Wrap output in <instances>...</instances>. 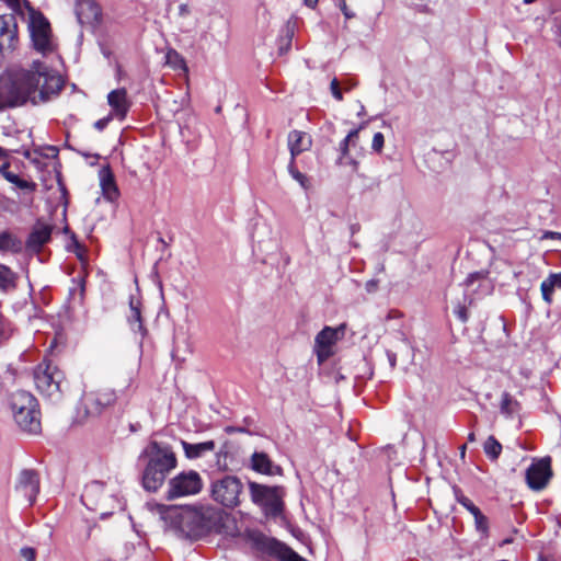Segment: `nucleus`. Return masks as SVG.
<instances>
[{
    "mask_svg": "<svg viewBox=\"0 0 561 561\" xmlns=\"http://www.w3.org/2000/svg\"><path fill=\"white\" fill-rule=\"evenodd\" d=\"M520 410L519 402L508 392H503L500 402V411L505 417H513Z\"/></svg>",
    "mask_w": 561,
    "mask_h": 561,
    "instance_id": "24",
    "label": "nucleus"
},
{
    "mask_svg": "<svg viewBox=\"0 0 561 561\" xmlns=\"http://www.w3.org/2000/svg\"><path fill=\"white\" fill-rule=\"evenodd\" d=\"M184 454L188 459H196L204 456L206 453L213 451L215 449V442L207 440L197 444H191L185 440L181 442Z\"/></svg>",
    "mask_w": 561,
    "mask_h": 561,
    "instance_id": "21",
    "label": "nucleus"
},
{
    "mask_svg": "<svg viewBox=\"0 0 561 561\" xmlns=\"http://www.w3.org/2000/svg\"><path fill=\"white\" fill-rule=\"evenodd\" d=\"M552 474L550 458H543L529 466L526 471V481L530 489H543Z\"/></svg>",
    "mask_w": 561,
    "mask_h": 561,
    "instance_id": "13",
    "label": "nucleus"
},
{
    "mask_svg": "<svg viewBox=\"0 0 561 561\" xmlns=\"http://www.w3.org/2000/svg\"><path fill=\"white\" fill-rule=\"evenodd\" d=\"M241 481L231 476L218 479L211 484L213 499L226 507H234L240 503Z\"/></svg>",
    "mask_w": 561,
    "mask_h": 561,
    "instance_id": "9",
    "label": "nucleus"
},
{
    "mask_svg": "<svg viewBox=\"0 0 561 561\" xmlns=\"http://www.w3.org/2000/svg\"><path fill=\"white\" fill-rule=\"evenodd\" d=\"M345 325L337 328L324 327L314 339V353L319 365L327 362L333 354V346L344 335Z\"/></svg>",
    "mask_w": 561,
    "mask_h": 561,
    "instance_id": "10",
    "label": "nucleus"
},
{
    "mask_svg": "<svg viewBox=\"0 0 561 561\" xmlns=\"http://www.w3.org/2000/svg\"><path fill=\"white\" fill-rule=\"evenodd\" d=\"M330 90H331V93L334 96V99H336L337 101L343 100V94H342V90L340 88V82L336 78L332 79V81L330 83Z\"/></svg>",
    "mask_w": 561,
    "mask_h": 561,
    "instance_id": "37",
    "label": "nucleus"
},
{
    "mask_svg": "<svg viewBox=\"0 0 561 561\" xmlns=\"http://www.w3.org/2000/svg\"><path fill=\"white\" fill-rule=\"evenodd\" d=\"M15 287V274L8 266L0 264V289L8 290Z\"/></svg>",
    "mask_w": 561,
    "mask_h": 561,
    "instance_id": "28",
    "label": "nucleus"
},
{
    "mask_svg": "<svg viewBox=\"0 0 561 561\" xmlns=\"http://www.w3.org/2000/svg\"><path fill=\"white\" fill-rule=\"evenodd\" d=\"M339 8L343 12L346 20H351L355 16V13L347 8L345 1L339 2Z\"/></svg>",
    "mask_w": 561,
    "mask_h": 561,
    "instance_id": "45",
    "label": "nucleus"
},
{
    "mask_svg": "<svg viewBox=\"0 0 561 561\" xmlns=\"http://www.w3.org/2000/svg\"><path fill=\"white\" fill-rule=\"evenodd\" d=\"M535 0H524L525 3H531L534 2Z\"/></svg>",
    "mask_w": 561,
    "mask_h": 561,
    "instance_id": "61",
    "label": "nucleus"
},
{
    "mask_svg": "<svg viewBox=\"0 0 561 561\" xmlns=\"http://www.w3.org/2000/svg\"><path fill=\"white\" fill-rule=\"evenodd\" d=\"M365 288L367 293H375L378 288V280L377 279H370L365 284Z\"/></svg>",
    "mask_w": 561,
    "mask_h": 561,
    "instance_id": "47",
    "label": "nucleus"
},
{
    "mask_svg": "<svg viewBox=\"0 0 561 561\" xmlns=\"http://www.w3.org/2000/svg\"><path fill=\"white\" fill-rule=\"evenodd\" d=\"M556 288H561V273L550 274L540 285L542 298L549 305L552 302V295Z\"/></svg>",
    "mask_w": 561,
    "mask_h": 561,
    "instance_id": "23",
    "label": "nucleus"
},
{
    "mask_svg": "<svg viewBox=\"0 0 561 561\" xmlns=\"http://www.w3.org/2000/svg\"><path fill=\"white\" fill-rule=\"evenodd\" d=\"M203 489L201 474L195 470L182 471L168 482L165 499L173 501L180 497L198 494Z\"/></svg>",
    "mask_w": 561,
    "mask_h": 561,
    "instance_id": "7",
    "label": "nucleus"
},
{
    "mask_svg": "<svg viewBox=\"0 0 561 561\" xmlns=\"http://www.w3.org/2000/svg\"><path fill=\"white\" fill-rule=\"evenodd\" d=\"M76 15L80 24H93L100 21L102 11L94 0H77Z\"/></svg>",
    "mask_w": 561,
    "mask_h": 561,
    "instance_id": "17",
    "label": "nucleus"
},
{
    "mask_svg": "<svg viewBox=\"0 0 561 561\" xmlns=\"http://www.w3.org/2000/svg\"><path fill=\"white\" fill-rule=\"evenodd\" d=\"M387 357L391 368H394L397 365V354L391 351H387Z\"/></svg>",
    "mask_w": 561,
    "mask_h": 561,
    "instance_id": "48",
    "label": "nucleus"
},
{
    "mask_svg": "<svg viewBox=\"0 0 561 561\" xmlns=\"http://www.w3.org/2000/svg\"><path fill=\"white\" fill-rule=\"evenodd\" d=\"M145 460L141 473V483L145 490L157 492L164 483L167 477L178 466V458L173 448L165 443L151 440L139 455Z\"/></svg>",
    "mask_w": 561,
    "mask_h": 561,
    "instance_id": "3",
    "label": "nucleus"
},
{
    "mask_svg": "<svg viewBox=\"0 0 561 561\" xmlns=\"http://www.w3.org/2000/svg\"><path fill=\"white\" fill-rule=\"evenodd\" d=\"M357 139H358V138H353V141H351V145H352V146H355V145H356Z\"/></svg>",
    "mask_w": 561,
    "mask_h": 561,
    "instance_id": "60",
    "label": "nucleus"
},
{
    "mask_svg": "<svg viewBox=\"0 0 561 561\" xmlns=\"http://www.w3.org/2000/svg\"><path fill=\"white\" fill-rule=\"evenodd\" d=\"M19 42L18 24L13 14L0 15V54L12 51Z\"/></svg>",
    "mask_w": 561,
    "mask_h": 561,
    "instance_id": "14",
    "label": "nucleus"
},
{
    "mask_svg": "<svg viewBox=\"0 0 561 561\" xmlns=\"http://www.w3.org/2000/svg\"><path fill=\"white\" fill-rule=\"evenodd\" d=\"M20 556L25 561H35V559H36V550L34 548H32V547H23L20 550Z\"/></svg>",
    "mask_w": 561,
    "mask_h": 561,
    "instance_id": "39",
    "label": "nucleus"
},
{
    "mask_svg": "<svg viewBox=\"0 0 561 561\" xmlns=\"http://www.w3.org/2000/svg\"><path fill=\"white\" fill-rule=\"evenodd\" d=\"M62 381L64 373L50 362L44 360L34 370L36 389L51 401H58L61 398Z\"/></svg>",
    "mask_w": 561,
    "mask_h": 561,
    "instance_id": "5",
    "label": "nucleus"
},
{
    "mask_svg": "<svg viewBox=\"0 0 561 561\" xmlns=\"http://www.w3.org/2000/svg\"><path fill=\"white\" fill-rule=\"evenodd\" d=\"M366 123H363L359 125L358 128L352 129L347 136L340 142V152L341 157L340 160L345 158L348 154V149L351 146V141H353V138H358L359 130L364 128Z\"/></svg>",
    "mask_w": 561,
    "mask_h": 561,
    "instance_id": "30",
    "label": "nucleus"
},
{
    "mask_svg": "<svg viewBox=\"0 0 561 561\" xmlns=\"http://www.w3.org/2000/svg\"><path fill=\"white\" fill-rule=\"evenodd\" d=\"M38 407H30L23 414L25 421H35L37 423V433L41 432V419Z\"/></svg>",
    "mask_w": 561,
    "mask_h": 561,
    "instance_id": "34",
    "label": "nucleus"
},
{
    "mask_svg": "<svg viewBox=\"0 0 561 561\" xmlns=\"http://www.w3.org/2000/svg\"><path fill=\"white\" fill-rule=\"evenodd\" d=\"M454 493L456 496V500L459 504H461L468 512L471 514L476 512L479 507L473 504V502L465 496L459 488H454Z\"/></svg>",
    "mask_w": 561,
    "mask_h": 561,
    "instance_id": "32",
    "label": "nucleus"
},
{
    "mask_svg": "<svg viewBox=\"0 0 561 561\" xmlns=\"http://www.w3.org/2000/svg\"><path fill=\"white\" fill-rule=\"evenodd\" d=\"M12 334L11 323L0 312V346L10 339Z\"/></svg>",
    "mask_w": 561,
    "mask_h": 561,
    "instance_id": "33",
    "label": "nucleus"
},
{
    "mask_svg": "<svg viewBox=\"0 0 561 561\" xmlns=\"http://www.w3.org/2000/svg\"><path fill=\"white\" fill-rule=\"evenodd\" d=\"M53 226L38 220L26 240V248L30 251L38 252L45 243L50 240Z\"/></svg>",
    "mask_w": 561,
    "mask_h": 561,
    "instance_id": "16",
    "label": "nucleus"
},
{
    "mask_svg": "<svg viewBox=\"0 0 561 561\" xmlns=\"http://www.w3.org/2000/svg\"><path fill=\"white\" fill-rule=\"evenodd\" d=\"M383 144H385V137L381 133H376L374 135V138H373V144H371V148L377 151V152H380L381 149L383 148Z\"/></svg>",
    "mask_w": 561,
    "mask_h": 561,
    "instance_id": "40",
    "label": "nucleus"
},
{
    "mask_svg": "<svg viewBox=\"0 0 561 561\" xmlns=\"http://www.w3.org/2000/svg\"><path fill=\"white\" fill-rule=\"evenodd\" d=\"M295 159L296 158H293V156H290V161H289V164H288V172H289L290 175H294V172L298 171V169L296 168V164H295Z\"/></svg>",
    "mask_w": 561,
    "mask_h": 561,
    "instance_id": "49",
    "label": "nucleus"
},
{
    "mask_svg": "<svg viewBox=\"0 0 561 561\" xmlns=\"http://www.w3.org/2000/svg\"><path fill=\"white\" fill-rule=\"evenodd\" d=\"M99 176L104 197L110 202H114L118 197L119 192L112 171L108 167H103L99 172Z\"/></svg>",
    "mask_w": 561,
    "mask_h": 561,
    "instance_id": "20",
    "label": "nucleus"
},
{
    "mask_svg": "<svg viewBox=\"0 0 561 561\" xmlns=\"http://www.w3.org/2000/svg\"><path fill=\"white\" fill-rule=\"evenodd\" d=\"M319 0H304L305 4L309 8H314Z\"/></svg>",
    "mask_w": 561,
    "mask_h": 561,
    "instance_id": "53",
    "label": "nucleus"
},
{
    "mask_svg": "<svg viewBox=\"0 0 561 561\" xmlns=\"http://www.w3.org/2000/svg\"><path fill=\"white\" fill-rule=\"evenodd\" d=\"M226 431H227V433H230V434H231V433H237V432H238V433H244V432H245V430H244V428H242V427H233V426H229V427H227V430H226Z\"/></svg>",
    "mask_w": 561,
    "mask_h": 561,
    "instance_id": "50",
    "label": "nucleus"
},
{
    "mask_svg": "<svg viewBox=\"0 0 561 561\" xmlns=\"http://www.w3.org/2000/svg\"><path fill=\"white\" fill-rule=\"evenodd\" d=\"M9 405L19 427L24 432L37 434V423L34 420L25 421L22 416L30 407H38L36 398L27 391L18 390L10 396Z\"/></svg>",
    "mask_w": 561,
    "mask_h": 561,
    "instance_id": "8",
    "label": "nucleus"
},
{
    "mask_svg": "<svg viewBox=\"0 0 561 561\" xmlns=\"http://www.w3.org/2000/svg\"><path fill=\"white\" fill-rule=\"evenodd\" d=\"M140 307H141L140 300L135 296H130V298H129L130 314L128 316V323L134 331H138V332L144 331Z\"/></svg>",
    "mask_w": 561,
    "mask_h": 561,
    "instance_id": "22",
    "label": "nucleus"
},
{
    "mask_svg": "<svg viewBox=\"0 0 561 561\" xmlns=\"http://www.w3.org/2000/svg\"><path fill=\"white\" fill-rule=\"evenodd\" d=\"M354 85H355V84H347V85H345V90H346V91H348V90H351Z\"/></svg>",
    "mask_w": 561,
    "mask_h": 561,
    "instance_id": "57",
    "label": "nucleus"
},
{
    "mask_svg": "<svg viewBox=\"0 0 561 561\" xmlns=\"http://www.w3.org/2000/svg\"><path fill=\"white\" fill-rule=\"evenodd\" d=\"M253 541L259 550L276 557L280 561H306L305 558L291 548L274 538L259 534L254 537Z\"/></svg>",
    "mask_w": 561,
    "mask_h": 561,
    "instance_id": "11",
    "label": "nucleus"
},
{
    "mask_svg": "<svg viewBox=\"0 0 561 561\" xmlns=\"http://www.w3.org/2000/svg\"><path fill=\"white\" fill-rule=\"evenodd\" d=\"M455 314L458 317V319L461 321V322H467L468 320V312H467V308L465 306H458L456 309H455Z\"/></svg>",
    "mask_w": 561,
    "mask_h": 561,
    "instance_id": "43",
    "label": "nucleus"
},
{
    "mask_svg": "<svg viewBox=\"0 0 561 561\" xmlns=\"http://www.w3.org/2000/svg\"><path fill=\"white\" fill-rule=\"evenodd\" d=\"M164 526L181 538L198 539L210 533H221L226 514L211 505H164L154 504Z\"/></svg>",
    "mask_w": 561,
    "mask_h": 561,
    "instance_id": "2",
    "label": "nucleus"
},
{
    "mask_svg": "<svg viewBox=\"0 0 561 561\" xmlns=\"http://www.w3.org/2000/svg\"><path fill=\"white\" fill-rule=\"evenodd\" d=\"M61 88V77L49 71L42 61H34L30 70L10 69L0 77V111L27 101L34 105L47 102Z\"/></svg>",
    "mask_w": 561,
    "mask_h": 561,
    "instance_id": "1",
    "label": "nucleus"
},
{
    "mask_svg": "<svg viewBox=\"0 0 561 561\" xmlns=\"http://www.w3.org/2000/svg\"><path fill=\"white\" fill-rule=\"evenodd\" d=\"M140 427H141V425L138 422L129 424V430H130L131 433H135V432L139 431Z\"/></svg>",
    "mask_w": 561,
    "mask_h": 561,
    "instance_id": "52",
    "label": "nucleus"
},
{
    "mask_svg": "<svg viewBox=\"0 0 561 561\" xmlns=\"http://www.w3.org/2000/svg\"><path fill=\"white\" fill-rule=\"evenodd\" d=\"M252 469L264 474H273V463L265 453H254L251 458Z\"/></svg>",
    "mask_w": 561,
    "mask_h": 561,
    "instance_id": "25",
    "label": "nucleus"
},
{
    "mask_svg": "<svg viewBox=\"0 0 561 561\" xmlns=\"http://www.w3.org/2000/svg\"><path fill=\"white\" fill-rule=\"evenodd\" d=\"M165 65L174 70H183L185 72L188 70L185 59L173 48L168 49L165 53Z\"/></svg>",
    "mask_w": 561,
    "mask_h": 561,
    "instance_id": "27",
    "label": "nucleus"
},
{
    "mask_svg": "<svg viewBox=\"0 0 561 561\" xmlns=\"http://www.w3.org/2000/svg\"><path fill=\"white\" fill-rule=\"evenodd\" d=\"M9 153L10 151L7 150V156L5 157H0V173L2 176H4V173L5 172H9V168H10V162H9Z\"/></svg>",
    "mask_w": 561,
    "mask_h": 561,
    "instance_id": "42",
    "label": "nucleus"
},
{
    "mask_svg": "<svg viewBox=\"0 0 561 561\" xmlns=\"http://www.w3.org/2000/svg\"><path fill=\"white\" fill-rule=\"evenodd\" d=\"M468 440H469V442H474V440H476V435H474V433H470V434L468 435Z\"/></svg>",
    "mask_w": 561,
    "mask_h": 561,
    "instance_id": "55",
    "label": "nucleus"
},
{
    "mask_svg": "<svg viewBox=\"0 0 561 561\" xmlns=\"http://www.w3.org/2000/svg\"><path fill=\"white\" fill-rule=\"evenodd\" d=\"M465 450H466V445H463V446L461 447V449H460V453H461V455H462V456L465 455Z\"/></svg>",
    "mask_w": 561,
    "mask_h": 561,
    "instance_id": "58",
    "label": "nucleus"
},
{
    "mask_svg": "<svg viewBox=\"0 0 561 561\" xmlns=\"http://www.w3.org/2000/svg\"><path fill=\"white\" fill-rule=\"evenodd\" d=\"M311 145V137L305 131L291 130L288 134V148L293 158H296L301 152L309 150Z\"/></svg>",
    "mask_w": 561,
    "mask_h": 561,
    "instance_id": "19",
    "label": "nucleus"
},
{
    "mask_svg": "<svg viewBox=\"0 0 561 561\" xmlns=\"http://www.w3.org/2000/svg\"><path fill=\"white\" fill-rule=\"evenodd\" d=\"M112 117H113V116L110 114L108 116L103 117V118H101V119L96 121V122L94 123V127H95L98 130H100V131H101V130H103V129L108 125V123L111 122Z\"/></svg>",
    "mask_w": 561,
    "mask_h": 561,
    "instance_id": "44",
    "label": "nucleus"
},
{
    "mask_svg": "<svg viewBox=\"0 0 561 561\" xmlns=\"http://www.w3.org/2000/svg\"><path fill=\"white\" fill-rule=\"evenodd\" d=\"M294 180H296L300 186L305 190H308L310 187V181L308 176H306L304 173H301L299 170L294 172V175H291Z\"/></svg>",
    "mask_w": 561,
    "mask_h": 561,
    "instance_id": "38",
    "label": "nucleus"
},
{
    "mask_svg": "<svg viewBox=\"0 0 561 561\" xmlns=\"http://www.w3.org/2000/svg\"><path fill=\"white\" fill-rule=\"evenodd\" d=\"M7 156V149L0 147V157H5Z\"/></svg>",
    "mask_w": 561,
    "mask_h": 561,
    "instance_id": "56",
    "label": "nucleus"
},
{
    "mask_svg": "<svg viewBox=\"0 0 561 561\" xmlns=\"http://www.w3.org/2000/svg\"><path fill=\"white\" fill-rule=\"evenodd\" d=\"M22 250V241L9 231L0 232V251L18 253Z\"/></svg>",
    "mask_w": 561,
    "mask_h": 561,
    "instance_id": "26",
    "label": "nucleus"
},
{
    "mask_svg": "<svg viewBox=\"0 0 561 561\" xmlns=\"http://www.w3.org/2000/svg\"><path fill=\"white\" fill-rule=\"evenodd\" d=\"M364 111H365V108H364V106L362 105V106H360V111H359L358 115H363V114H364Z\"/></svg>",
    "mask_w": 561,
    "mask_h": 561,
    "instance_id": "59",
    "label": "nucleus"
},
{
    "mask_svg": "<svg viewBox=\"0 0 561 561\" xmlns=\"http://www.w3.org/2000/svg\"><path fill=\"white\" fill-rule=\"evenodd\" d=\"M250 496L267 517L276 518L284 511V490L282 486H268L256 482L249 483Z\"/></svg>",
    "mask_w": 561,
    "mask_h": 561,
    "instance_id": "4",
    "label": "nucleus"
},
{
    "mask_svg": "<svg viewBox=\"0 0 561 561\" xmlns=\"http://www.w3.org/2000/svg\"><path fill=\"white\" fill-rule=\"evenodd\" d=\"M547 239L561 240V232L549 231V230L543 231V233L540 237V240H547Z\"/></svg>",
    "mask_w": 561,
    "mask_h": 561,
    "instance_id": "46",
    "label": "nucleus"
},
{
    "mask_svg": "<svg viewBox=\"0 0 561 561\" xmlns=\"http://www.w3.org/2000/svg\"><path fill=\"white\" fill-rule=\"evenodd\" d=\"M76 247L78 249L77 255L82 261L83 256H82V253L80 252L82 250V247L77 241H76Z\"/></svg>",
    "mask_w": 561,
    "mask_h": 561,
    "instance_id": "54",
    "label": "nucleus"
},
{
    "mask_svg": "<svg viewBox=\"0 0 561 561\" xmlns=\"http://www.w3.org/2000/svg\"><path fill=\"white\" fill-rule=\"evenodd\" d=\"M116 392L111 388H101L84 394L83 404L89 415H99L116 401Z\"/></svg>",
    "mask_w": 561,
    "mask_h": 561,
    "instance_id": "12",
    "label": "nucleus"
},
{
    "mask_svg": "<svg viewBox=\"0 0 561 561\" xmlns=\"http://www.w3.org/2000/svg\"><path fill=\"white\" fill-rule=\"evenodd\" d=\"M485 455L491 460H496L502 451V445L494 436H489L483 446Z\"/></svg>",
    "mask_w": 561,
    "mask_h": 561,
    "instance_id": "29",
    "label": "nucleus"
},
{
    "mask_svg": "<svg viewBox=\"0 0 561 561\" xmlns=\"http://www.w3.org/2000/svg\"><path fill=\"white\" fill-rule=\"evenodd\" d=\"M476 280L486 282V274L484 272H476L468 275L466 285L471 286Z\"/></svg>",
    "mask_w": 561,
    "mask_h": 561,
    "instance_id": "41",
    "label": "nucleus"
},
{
    "mask_svg": "<svg viewBox=\"0 0 561 561\" xmlns=\"http://www.w3.org/2000/svg\"><path fill=\"white\" fill-rule=\"evenodd\" d=\"M16 491L32 505L39 492V478L35 470L24 469L19 473Z\"/></svg>",
    "mask_w": 561,
    "mask_h": 561,
    "instance_id": "15",
    "label": "nucleus"
},
{
    "mask_svg": "<svg viewBox=\"0 0 561 561\" xmlns=\"http://www.w3.org/2000/svg\"><path fill=\"white\" fill-rule=\"evenodd\" d=\"M474 518L476 529L484 536L489 534V520L488 517L482 514L480 508L472 513Z\"/></svg>",
    "mask_w": 561,
    "mask_h": 561,
    "instance_id": "31",
    "label": "nucleus"
},
{
    "mask_svg": "<svg viewBox=\"0 0 561 561\" xmlns=\"http://www.w3.org/2000/svg\"><path fill=\"white\" fill-rule=\"evenodd\" d=\"M179 13H180V15H186V14H188V13H190V10H188L187 4H181V5L179 7Z\"/></svg>",
    "mask_w": 561,
    "mask_h": 561,
    "instance_id": "51",
    "label": "nucleus"
},
{
    "mask_svg": "<svg viewBox=\"0 0 561 561\" xmlns=\"http://www.w3.org/2000/svg\"><path fill=\"white\" fill-rule=\"evenodd\" d=\"M28 30L36 51L46 56L56 50L57 45L53 38L50 23L42 12L30 9Z\"/></svg>",
    "mask_w": 561,
    "mask_h": 561,
    "instance_id": "6",
    "label": "nucleus"
},
{
    "mask_svg": "<svg viewBox=\"0 0 561 561\" xmlns=\"http://www.w3.org/2000/svg\"><path fill=\"white\" fill-rule=\"evenodd\" d=\"M103 483L94 481L91 484L87 485L84 492L82 494V500H90L95 493L103 491Z\"/></svg>",
    "mask_w": 561,
    "mask_h": 561,
    "instance_id": "35",
    "label": "nucleus"
},
{
    "mask_svg": "<svg viewBox=\"0 0 561 561\" xmlns=\"http://www.w3.org/2000/svg\"><path fill=\"white\" fill-rule=\"evenodd\" d=\"M108 105L112 108V116L123 121L130 107V102L127 98V92L124 88L113 90L107 95Z\"/></svg>",
    "mask_w": 561,
    "mask_h": 561,
    "instance_id": "18",
    "label": "nucleus"
},
{
    "mask_svg": "<svg viewBox=\"0 0 561 561\" xmlns=\"http://www.w3.org/2000/svg\"><path fill=\"white\" fill-rule=\"evenodd\" d=\"M8 182L16 185L19 188H27L28 182L25 180L20 179V176L13 172H5L3 176Z\"/></svg>",
    "mask_w": 561,
    "mask_h": 561,
    "instance_id": "36",
    "label": "nucleus"
}]
</instances>
